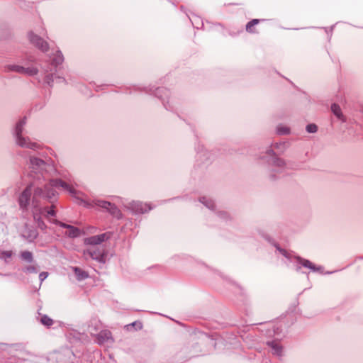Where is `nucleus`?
Wrapping results in <instances>:
<instances>
[{
  "instance_id": "nucleus-31",
  "label": "nucleus",
  "mask_w": 363,
  "mask_h": 363,
  "mask_svg": "<svg viewBox=\"0 0 363 363\" xmlns=\"http://www.w3.org/2000/svg\"><path fill=\"white\" fill-rule=\"evenodd\" d=\"M162 101H164V99H162ZM164 105L166 106V105H165V104H164Z\"/></svg>"
},
{
  "instance_id": "nucleus-16",
  "label": "nucleus",
  "mask_w": 363,
  "mask_h": 363,
  "mask_svg": "<svg viewBox=\"0 0 363 363\" xmlns=\"http://www.w3.org/2000/svg\"><path fill=\"white\" fill-rule=\"evenodd\" d=\"M51 61L55 66L61 65L64 61V57L62 52L59 50L56 51L54 53L53 57H51Z\"/></svg>"
},
{
  "instance_id": "nucleus-6",
  "label": "nucleus",
  "mask_w": 363,
  "mask_h": 363,
  "mask_svg": "<svg viewBox=\"0 0 363 363\" xmlns=\"http://www.w3.org/2000/svg\"><path fill=\"white\" fill-rule=\"evenodd\" d=\"M123 206L135 214L145 213L152 208L150 204L138 201H128L124 203Z\"/></svg>"
},
{
  "instance_id": "nucleus-26",
  "label": "nucleus",
  "mask_w": 363,
  "mask_h": 363,
  "mask_svg": "<svg viewBox=\"0 0 363 363\" xmlns=\"http://www.w3.org/2000/svg\"><path fill=\"white\" fill-rule=\"evenodd\" d=\"M24 271L28 273H36L37 270L34 266H29L24 269Z\"/></svg>"
},
{
  "instance_id": "nucleus-8",
  "label": "nucleus",
  "mask_w": 363,
  "mask_h": 363,
  "mask_svg": "<svg viewBox=\"0 0 363 363\" xmlns=\"http://www.w3.org/2000/svg\"><path fill=\"white\" fill-rule=\"evenodd\" d=\"M28 37L30 43L37 47L41 51L47 52L48 50V43L38 35L33 32H30Z\"/></svg>"
},
{
  "instance_id": "nucleus-30",
  "label": "nucleus",
  "mask_w": 363,
  "mask_h": 363,
  "mask_svg": "<svg viewBox=\"0 0 363 363\" xmlns=\"http://www.w3.org/2000/svg\"><path fill=\"white\" fill-rule=\"evenodd\" d=\"M163 89L157 90V93L156 94L157 96H158L159 98H162V96L159 95V92L162 91Z\"/></svg>"
},
{
  "instance_id": "nucleus-9",
  "label": "nucleus",
  "mask_w": 363,
  "mask_h": 363,
  "mask_svg": "<svg viewBox=\"0 0 363 363\" xmlns=\"http://www.w3.org/2000/svg\"><path fill=\"white\" fill-rule=\"evenodd\" d=\"M50 221L54 224L58 225L62 228H65L67 229V231L65 232V235L69 238H77L80 235V230L77 228L62 223L57 220H50Z\"/></svg>"
},
{
  "instance_id": "nucleus-21",
  "label": "nucleus",
  "mask_w": 363,
  "mask_h": 363,
  "mask_svg": "<svg viewBox=\"0 0 363 363\" xmlns=\"http://www.w3.org/2000/svg\"><path fill=\"white\" fill-rule=\"evenodd\" d=\"M21 257L28 262H31L33 261V255L29 251L22 252L21 253Z\"/></svg>"
},
{
  "instance_id": "nucleus-14",
  "label": "nucleus",
  "mask_w": 363,
  "mask_h": 363,
  "mask_svg": "<svg viewBox=\"0 0 363 363\" xmlns=\"http://www.w3.org/2000/svg\"><path fill=\"white\" fill-rule=\"evenodd\" d=\"M199 201L203 203L207 208L214 211L216 209V203L213 199L209 197L203 196L200 198Z\"/></svg>"
},
{
  "instance_id": "nucleus-22",
  "label": "nucleus",
  "mask_w": 363,
  "mask_h": 363,
  "mask_svg": "<svg viewBox=\"0 0 363 363\" xmlns=\"http://www.w3.org/2000/svg\"><path fill=\"white\" fill-rule=\"evenodd\" d=\"M38 73V69L34 67H25L24 74L29 76L35 75Z\"/></svg>"
},
{
  "instance_id": "nucleus-18",
  "label": "nucleus",
  "mask_w": 363,
  "mask_h": 363,
  "mask_svg": "<svg viewBox=\"0 0 363 363\" xmlns=\"http://www.w3.org/2000/svg\"><path fill=\"white\" fill-rule=\"evenodd\" d=\"M73 269H74V271L75 272V275L77 277V279L79 281L84 280V279H86L88 277V274L85 271H83V270H82L81 269H79L78 267H74Z\"/></svg>"
},
{
  "instance_id": "nucleus-12",
  "label": "nucleus",
  "mask_w": 363,
  "mask_h": 363,
  "mask_svg": "<svg viewBox=\"0 0 363 363\" xmlns=\"http://www.w3.org/2000/svg\"><path fill=\"white\" fill-rule=\"evenodd\" d=\"M268 346L271 349V352L274 355L281 357L283 354V347L279 342L277 340L269 341L267 342Z\"/></svg>"
},
{
  "instance_id": "nucleus-1",
  "label": "nucleus",
  "mask_w": 363,
  "mask_h": 363,
  "mask_svg": "<svg viewBox=\"0 0 363 363\" xmlns=\"http://www.w3.org/2000/svg\"><path fill=\"white\" fill-rule=\"evenodd\" d=\"M77 184L65 182L62 179L50 180L46 184L38 185H28L22 191L18 198V204L22 210L30 208L33 219L41 229L45 228L42 220V216H55L54 205L50 208L45 206V202H52V199L57 196L55 188L62 187L67 191L74 201L84 207L91 208L95 206L107 211L111 215L117 219L122 218L121 211L112 203L100 199L87 200L86 195L78 191Z\"/></svg>"
},
{
  "instance_id": "nucleus-2",
  "label": "nucleus",
  "mask_w": 363,
  "mask_h": 363,
  "mask_svg": "<svg viewBox=\"0 0 363 363\" xmlns=\"http://www.w3.org/2000/svg\"><path fill=\"white\" fill-rule=\"evenodd\" d=\"M30 172L36 181L29 185H38L39 184L48 183L50 180H56L57 179H50L55 172V163L51 159L44 160L35 156H30L27 163Z\"/></svg>"
},
{
  "instance_id": "nucleus-28",
  "label": "nucleus",
  "mask_w": 363,
  "mask_h": 363,
  "mask_svg": "<svg viewBox=\"0 0 363 363\" xmlns=\"http://www.w3.org/2000/svg\"><path fill=\"white\" fill-rule=\"evenodd\" d=\"M218 216L221 218H226L228 217V214L225 212L220 211L218 212Z\"/></svg>"
},
{
  "instance_id": "nucleus-15",
  "label": "nucleus",
  "mask_w": 363,
  "mask_h": 363,
  "mask_svg": "<svg viewBox=\"0 0 363 363\" xmlns=\"http://www.w3.org/2000/svg\"><path fill=\"white\" fill-rule=\"evenodd\" d=\"M331 111L339 120H340L342 121H345V118L339 105H337L336 104H332Z\"/></svg>"
},
{
  "instance_id": "nucleus-4",
  "label": "nucleus",
  "mask_w": 363,
  "mask_h": 363,
  "mask_svg": "<svg viewBox=\"0 0 363 363\" xmlns=\"http://www.w3.org/2000/svg\"><path fill=\"white\" fill-rule=\"evenodd\" d=\"M277 252L281 255L289 259L291 262L294 263L296 271H299L301 268L308 269L309 272L323 273V268L321 266H317L308 259L296 257L288 252L286 250L282 249L278 246L276 247Z\"/></svg>"
},
{
  "instance_id": "nucleus-24",
  "label": "nucleus",
  "mask_w": 363,
  "mask_h": 363,
  "mask_svg": "<svg viewBox=\"0 0 363 363\" xmlns=\"http://www.w3.org/2000/svg\"><path fill=\"white\" fill-rule=\"evenodd\" d=\"M306 131L311 133H314L318 130V127L315 124H308L306 128Z\"/></svg>"
},
{
  "instance_id": "nucleus-25",
  "label": "nucleus",
  "mask_w": 363,
  "mask_h": 363,
  "mask_svg": "<svg viewBox=\"0 0 363 363\" xmlns=\"http://www.w3.org/2000/svg\"><path fill=\"white\" fill-rule=\"evenodd\" d=\"M259 20L253 19L246 25V30L248 32H251V28L259 23Z\"/></svg>"
},
{
  "instance_id": "nucleus-23",
  "label": "nucleus",
  "mask_w": 363,
  "mask_h": 363,
  "mask_svg": "<svg viewBox=\"0 0 363 363\" xmlns=\"http://www.w3.org/2000/svg\"><path fill=\"white\" fill-rule=\"evenodd\" d=\"M40 322L42 324L46 326H50L53 323L52 320L47 315H43L40 319Z\"/></svg>"
},
{
  "instance_id": "nucleus-3",
  "label": "nucleus",
  "mask_w": 363,
  "mask_h": 363,
  "mask_svg": "<svg viewBox=\"0 0 363 363\" xmlns=\"http://www.w3.org/2000/svg\"><path fill=\"white\" fill-rule=\"evenodd\" d=\"M26 118H22L19 120L15 125L12 132L15 144L21 148L37 151L41 148V146L38 143L34 141L30 137L26 135Z\"/></svg>"
},
{
  "instance_id": "nucleus-17",
  "label": "nucleus",
  "mask_w": 363,
  "mask_h": 363,
  "mask_svg": "<svg viewBox=\"0 0 363 363\" xmlns=\"http://www.w3.org/2000/svg\"><path fill=\"white\" fill-rule=\"evenodd\" d=\"M13 255L11 250H3L0 252V259L8 264L11 262Z\"/></svg>"
},
{
  "instance_id": "nucleus-20",
  "label": "nucleus",
  "mask_w": 363,
  "mask_h": 363,
  "mask_svg": "<svg viewBox=\"0 0 363 363\" xmlns=\"http://www.w3.org/2000/svg\"><path fill=\"white\" fill-rule=\"evenodd\" d=\"M277 133L280 135H287L290 133V128L287 126L279 125L277 128Z\"/></svg>"
},
{
  "instance_id": "nucleus-13",
  "label": "nucleus",
  "mask_w": 363,
  "mask_h": 363,
  "mask_svg": "<svg viewBox=\"0 0 363 363\" xmlns=\"http://www.w3.org/2000/svg\"><path fill=\"white\" fill-rule=\"evenodd\" d=\"M55 80L58 82H65V79L63 77H61L57 74H46L45 76V82L48 85H52Z\"/></svg>"
},
{
  "instance_id": "nucleus-29",
  "label": "nucleus",
  "mask_w": 363,
  "mask_h": 363,
  "mask_svg": "<svg viewBox=\"0 0 363 363\" xmlns=\"http://www.w3.org/2000/svg\"><path fill=\"white\" fill-rule=\"evenodd\" d=\"M37 236V233L36 231H32V233L30 235V237L32 238H35Z\"/></svg>"
},
{
  "instance_id": "nucleus-19",
  "label": "nucleus",
  "mask_w": 363,
  "mask_h": 363,
  "mask_svg": "<svg viewBox=\"0 0 363 363\" xmlns=\"http://www.w3.org/2000/svg\"><path fill=\"white\" fill-rule=\"evenodd\" d=\"M8 71L14 72L20 74H23L25 67L18 65H9L6 67Z\"/></svg>"
},
{
  "instance_id": "nucleus-7",
  "label": "nucleus",
  "mask_w": 363,
  "mask_h": 363,
  "mask_svg": "<svg viewBox=\"0 0 363 363\" xmlns=\"http://www.w3.org/2000/svg\"><path fill=\"white\" fill-rule=\"evenodd\" d=\"M83 255L86 259L91 258L101 263H104L106 261L105 251L100 247L91 246L85 250Z\"/></svg>"
},
{
  "instance_id": "nucleus-11",
  "label": "nucleus",
  "mask_w": 363,
  "mask_h": 363,
  "mask_svg": "<svg viewBox=\"0 0 363 363\" xmlns=\"http://www.w3.org/2000/svg\"><path fill=\"white\" fill-rule=\"evenodd\" d=\"M97 342L99 345L111 344L113 338L108 330H102L97 335Z\"/></svg>"
},
{
  "instance_id": "nucleus-27",
  "label": "nucleus",
  "mask_w": 363,
  "mask_h": 363,
  "mask_svg": "<svg viewBox=\"0 0 363 363\" xmlns=\"http://www.w3.org/2000/svg\"><path fill=\"white\" fill-rule=\"evenodd\" d=\"M48 277V273L46 272H43L39 274V279L40 281L42 282L44 281L47 277Z\"/></svg>"
},
{
  "instance_id": "nucleus-5",
  "label": "nucleus",
  "mask_w": 363,
  "mask_h": 363,
  "mask_svg": "<svg viewBox=\"0 0 363 363\" xmlns=\"http://www.w3.org/2000/svg\"><path fill=\"white\" fill-rule=\"evenodd\" d=\"M259 159L270 164L269 175L271 177H274L277 173L283 172L286 168L284 160L276 157L274 150L271 148H268L265 152H261L259 155Z\"/></svg>"
},
{
  "instance_id": "nucleus-10",
  "label": "nucleus",
  "mask_w": 363,
  "mask_h": 363,
  "mask_svg": "<svg viewBox=\"0 0 363 363\" xmlns=\"http://www.w3.org/2000/svg\"><path fill=\"white\" fill-rule=\"evenodd\" d=\"M108 238V236L106 233H103L101 235H94L85 239L84 242L86 245H97L101 244L102 242L105 241Z\"/></svg>"
}]
</instances>
